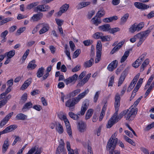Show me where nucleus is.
<instances>
[{
	"instance_id": "nucleus-31",
	"label": "nucleus",
	"mask_w": 154,
	"mask_h": 154,
	"mask_svg": "<svg viewBox=\"0 0 154 154\" xmlns=\"http://www.w3.org/2000/svg\"><path fill=\"white\" fill-rule=\"evenodd\" d=\"M81 91L80 89H77L73 91L69 94V96L70 97H74L77 95Z\"/></svg>"
},
{
	"instance_id": "nucleus-57",
	"label": "nucleus",
	"mask_w": 154,
	"mask_h": 154,
	"mask_svg": "<svg viewBox=\"0 0 154 154\" xmlns=\"http://www.w3.org/2000/svg\"><path fill=\"white\" fill-rule=\"evenodd\" d=\"M69 44L71 49L72 51H74V48L75 47V45L74 43L72 41H70Z\"/></svg>"
},
{
	"instance_id": "nucleus-42",
	"label": "nucleus",
	"mask_w": 154,
	"mask_h": 154,
	"mask_svg": "<svg viewBox=\"0 0 154 154\" xmlns=\"http://www.w3.org/2000/svg\"><path fill=\"white\" fill-rule=\"evenodd\" d=\"M110 36L109 35H105L102 36L101 38V39L102 42H107L109 41Z\"/></svg>"
},
{
	"instance_id": "nucleus-58",
	"label": "nucleus",
	"mask_w": 154,
	"mask_h": 154,
	"mask_svg": "<svg viewBox=\"0 0 154 154\" xmlns=\"http://www.w3.org/2000/svg\"><path fill=\"white\" fill-rule=\"evenodd\" d=\"M66 128L67 133L70 137H71L72 136V132L71 126Z\"/></svg>"
},
{
	"instance_id": "nucleus-54",
	"label": "nucleus",
	"mask_w": 154,
	"mask_h": 154,
	"mask_svg": "<svg viewBox=\"0 0 154 154\" xmlns=\"http://www.w3.org/2000/svg\"><path fill=\"white\" fill-rule=\"evenodd\" d=\"M69 115L71 118L75 120H76V114H75V113L72 112H69Z\"/></svg>"
},
{
	"instance_id": "nucleus-18",
	"label": "nucleus",
	"mask_w": 154,
	"mask_h": 154,
	"mask_svg": "<svg viewBox=\"0 0 154 154\" xmlns=\"http://www.w3.org/2000/svg\"><path fill=\"white\" fill-rule=\"evenodd\" d=\"M62 143L60 144V145L57 149L56 152V154H60L61 152L63 151L64 150V143L62 139H61Z\"/></svg>"
},
{
	"instance_id": "nucleus-52",
	"label": "nucleus",
	"mask_w": 154,
	"mask_h": 154,
	"mask_svg": "<svg viewBox=\"0 0 154 154\" xmlns=\"http://www.w3.org/2000/svg\"><path fill=\"white\" fill-rule=\"evenodd\" d=\"M80 53L81 50L80 49H77L74 53L73 57L75 58L77 57Z\"/></svg>"
},
{
	"instance_id": "nucleus-38",
	"label": "nucleus",
	"mask_w": 154,
	"mask_h": 154,
	"mask_svg": "<svg viewBox=\"0 0 154 154\" xmlns=\"http://www.w3.org/2000/svg\"><path fill=\"white\" fill-rule=\"evenodd\" d=\"M62 118L65 124L66 127L67 128L70 127V125L69 122L67 119L66 116L65 115H63L62 116Z\"/></svg>"
},
{
	"instance_id": "nucleus-11",
	"label": "nucleus",
	"mask_w": 154,
	"mask_h": 154,
	"mask_svg": "<svg viewBox=\"0 0 154 154\" xmlns=\"http://www.w3.org/2000/svg\"><path fill=\"white\" fill-rule=\"evenodd\" d=\"M17 125H11L6 128L3 131L4 134H6L14 130L17 128Z\"/></svg>"
},
{
	"instance_id": "nucleus-16",
	"label": "nucleus",
	"mask_w": 154,
	"mask_h": 154,
	"mask_svg": "<svg viewBox=\"0 0 154 154\" xmlns=\"http://www.w3.org/2000/svg\"><path fill=\"white\" fill-rule=\"evenodd\" d=\"M55 125L57 131L59 134L63 133L64 130L63 127L61 124L59 122H56Z\"/></svg>"
},
{
	"instance_id": "nucleus-37",
	"label": "nucleus",
	"mask_w": 154,
	"mask_h": 154,
	"mask_svg": "<svg viewBox=\"0 0 154 154\" xmlns=\"http://www.w3.org/2000/svg\"><path fill=\"white\" fill-rule=\"evenodd\" d=\"M52 68V66L51 65L48 66L45 70V74L43 77H48L49 75V72L51 71Z\"/></svg>"
},
{
	"instance_id": "nucleus-40",
	"label": "nucleus",
	"mask_w": 154,
	"mask_h": 154,
	"mask_svg": "<svg viewBox=\"0 0 154 154\" xmlns=\"http://www.w3.org/2000/svg\"><path fill=\"white\" fill-rule=\"evenodd\" d=\"M66 146L69 151L68 154H74L73 150L71 149L70 143L69 142H66Z\"/></svg>"
},
{
	"instance_id": "nucleus-48",
	"label": "nucleus",
	"mask_w": 154,
	"mask_h": 154,
	"mask_svg": "<svg viewBox=\"0 0 154 154\" xmlns=\"http://www.w3.org/2000/svg\"><path fill=\"white\" fill-rule=\"evenodd\" d=\"M138 78H134L133 79L130 85L132 88L134 87L135 84L138 80Z\"/></svg>"
},
{
	"instance_id": "nucleus-63",
	"label": "nucleus",
	"mask_w": 154,
	"mask_h": 154,
	"mask_svg": "<svg viewBox=\"0 0 154 154\" xmlns=\"http://www.w3.org/2000/svg\"><path fill=\"white\" fill-rule=\"evenodd\" d=\"M8 33V31L7 30H5L2 33L1 35V37L2 38H6V36Z\"/></svg>"
},
{
	"instance_id": "nucleus-4",
	"label": "nucleus",
	"mask_w": 154,
	"mask_h": 154,
	"mask_svg": "<svg viewBox=\"0 0 154 154\" xmlns=\"http://www.w3.org/2000/svg\"><path fill=\"white\" fill-rule=\"evenodd\" d=\"M99 29L103 32H109L111 33L114 34L117 32L119 31L120 29L118 27L111 28L109 24H106L98 27Z\"/></svg>"
},
{
	"instance_id": "nucleus-64",
	"label": "nucleus",
	"mask_w": 154,
	"mask_h": 154,
	"mask_svg": "<svg viewBox=\"0 0 154 154\" xmlns=\"http://www.w3.org/2000/svg\"><path fill=\"white\" fill-rule=\"evenodd\" d=\"M109 151L110 154H119L120 153L119 151L116 150H110V151Z\"/></svg>"
},
{
	"instance_id": "nucleus-34",
	"label": "nucleus",
	"mask_w": 154,
	"mask_h": 154,
	"mask_svg": "<svg viewBox=\"0 0 154 154\" xmlns=\"http://www.w3.org/2000/svg\"><path fill=\"white\" fill-rule=\"evenodd\" d=\"M105 13L104 10L103 9H102L100 10L99 11L96 16L97 17L100 18L105 15Z\"/></svg>"
},
{
	"instance_id": "nucleus-47",
	"label": "nucleus",
	"mask_w": 154,
	"mask_h": 154,
	"mask_svg": "<svg viewBox=\"0 0 154 154\" xmlns=\"http://www.w3.org/2000/svg\"><path fill=\"white\" fill-rule=\"evenodd\" d=\"M100 93V91H97L96 93L94 98V101L95 103L97 102L99 97Z\"/></svg>"
},
{
	"instance_id": "nucleus-10",
	"label": "nucleus",
	"mask_w": 154,
	"mask_h": 154,
	"mask_svg": "<svg viewBox=\"0 0 154 154\" xmlns=\"http://www.w3.org/2000/svg\"><path fill=\"white\" fill-rule=\"evenodd\" d=\"M118 66V61L115 60L111 63L107 67L108 69L110 71H112L115 69Z\"/></svg>"
},
{
	"instance_id": "nucleus-45",
	"label": "nucleus",
	"mask_w": 154,
	"mask_h": 154,
	"mask_svg": "<svg viewBox=\"0 0 154 154\" xmlns=\"http://www.w3.org/2000/svg\"><path fill=\"white\" fill-rule=\"evenodd\" d=\"M93 41L91 40H85L83 42L85 46H88L90 45L93 43Z\"/></svg>"
},
{
	"instance_id": "nucleus-17",
	"label": "nucleus",
	"mask_w": 154,
	"mask_h": 154,
	"mask_svg": "<svg viewBox=\"0 0 154 154\" xmlns=\"http://www.w3.org/2000/svg\"><path fill=\"white\" fill-rule=\"evenodd\" d=\"M146 54V53L143 54L134 62L135 64V63H138L137 65H136V66H135V67H138L140 65L141 62L145 59Z\"/></svg>"
},
{
	"instance_id": "nucleus-41",
	"label": "nucleus",
	"mask_w": 154,
	"mask_h": 154,
	"mask_svg": "<svg viewBox=\"0 0 154 154\" xmlns=\"http://www.w3.org/2000/svg\"><path fill=\"white\" fill-rule=\"evenodd\" d=\"M136 25L135 23L133 24L129 29V31L131 33H134L137 31Z\"/></svg>"
},
{
	"instance_id": "nucleus-21",
	"label": "nucleus",
	"mask_w": 154,
	"mask_h": 154,
	"mask_svg": "<svg viewBox=\"0 0 154 154\" xmlns=\"http://www.w3.org/2000/svg\"><path fill=\"white\" fill-rule=\"evenodd\" d=\"M120 97L118 94H117L115 97V108L119 107Z\"/></svg>"
},
{
	"instance_id": "nucleus-60",
	"label": "nucleus",
	"mask_w": 154,
	"mask_h": 154,
	"mask_svg": "<svg viewBox=\"0 0 154 154\" xmlns=\"http://www.w3.org/2000/svg\"><path fill=\"white\" fill-rule=\"evenodd\" d=\"M95 12L93 10L90 12H89L88 14V18L90 19H91L92 16L94 14Z\"/></svg>"
},
{
	"instance_id": "nucleus-1",
	"label": "nucleus",
	"mask_w": 154,
	"mask_h": 154,
	"mask_svg": "<svg viewBox=\"0 0 154 154\" xmlns=\"http://www.w3.org/2000/svg\"><path fill=\"white\" fill-rule=\"evenodd\" d=\"M89 91V90L87 89L85 91L79 94L77 97L69 99L66 102V106L69 107L70 110L73 111L75 108V105L77 104L81 99L84 97Z\"/></svg>"
},
{
	"instance_id": "nucleus-9",
	"label": "nucleus",
	"mask_w": 154,
	"mask_h": 154,
	"mask_svg": "<svg viewBox=\"0 0 154 154\" xmlns=\"http://www.w3.org/2000/svg\"><path fill=\"white\" fill-rule=\"evenodd\" d=\"M50 8L48 5H38L36 8H35V11H46L49 9Z\"/></svg>"
},
{
	"instance_id": "nucleus-50",
	"label": "nucleus",
	"mask_w": 154,
	"mask_h": 154,
	"mask_svg": "<svg viewBox=\"0 0 154 154\" xmlns=\"http://www.w3.org/2000/svg\"><path fill=\"white\" fill-rule=\"evenodd\" d=\"M55 20L58 26H61L64 22L63 20L60 19H55Z\"/></svg>"
},
{
	"instance_id": "nucleus-2",
	"label": "nucleus",
	"mask_w": 154,
	"mask_h": 154,
	"mask_svg": "<svg viewBox=\"0 0 154 154\" xmlns=\"http://www.w3.org/2000/svg\"><path fill=\"white\" fill-rule=\"evenodd\" d=\"M119 107L115 108V112L111 117L106 125L107 128H110L115 124L123 116H125V110L121 112L118 116Z\"/></svg>"
},
{
	"instance_id": "nucleus-30",
	"label": "nucleus",
	"mask_w": 154,
	"mask_h": 154,
	"mask_svg": "<svg viewBox=\"0 0 154 154\" xmlns=\"http://www.w3.org/2000/svg\"><path fill=\"white\" fill-rule=\"evenodd\" d=\"M130 53L129 51H126L124 54V55L121 57L120 62L121 63H123L127 59L128 57L129 56Z\"/></svg>"
},
{
	"instance_id": "nucleus-22",
	"label": "nucleus",
	"mask_w": 154,
	"mask_h": 154,
	"mask_svg": "<svg viewBox=\"0 0 154 154\" xmlns=\"http://www.w3.org/2000/svg\"><path fill=\"white\" fill-rule=\"evenodd\" d=\"M93 23L96 26H97L101 23V21L100 18L97 17L95 16L91 20Z\"/></svg>"
},
{
	"instance_id": "nucleus-39",
	"label": "nucleus",
	"mask_w": 154,
	"mask_h": 154,
	"mask_svg": "<svg viewBox=\"0 0 154 154\" xmlns=\"http://www.w3.org/2000/svg\"><path fill=\"white\" fill-rule=\"evenodd\" d=\"M103 33L100 32H97L95 33L93 35V37L95 39H97L100 38L102 37Z\"/></svg>"
},
{
	"instance_id": "nucleus-20",
	"label": "nucleus",
	"mask_w": 154,
	"mask_h": 154,
	"mask_svg": "<svg viewBox=\"0 0 154 154\" xmlns=\"http://www.w3.org/2000/svg\"><path fill=\"white\" fill-rule=\"evenodd\" d=\"M9 145V142L8 138H6L2 146V151L4 153L7 151Z\"/></svg>"
},
{
	"instance_id": "nucleus-6",
	"label": "nucleus",
	"mask_w": 154,
	"mask_h": 154,
	"mask_svg": "<svg viewBox=\"0 0 154 154\" xmlns=\"http://www.w3.org/2000/svg\"><path fill=\"white\" fill-rule=\"evenodd\" d=\"M112 137L113 135L110 138L107 143L106 149L109 151L114 150L118 142V138H114V137Z\"/></svg>"
},
{
	"instance_id": "nucleus-28",
	"label": "nucleus",
	"mask_w": 154,
	"mask_h": 154,
	"mask_svg": "<svg viewBox=\"0 0 154 154\" xmlns=\"http://www.w3.org/2000/svg\"><path fill=\"white\" fill-rule=\"evenodd\" d=\"M129 17V14L126 13L121 18L120 24H124L127 21Z\"/></svg>"
},
{
	"instance_id": "nucleus-43",
	"label": "nucleus",
	"mask_w": 154,
	"mask_h": 154,
	"mask_svg": "<svg viewBox=\"0 0 154 154\" xmlns=\"http://www.w3.org/2000/svg\"><path fill=\"white\" fill-rule=\"evenodd\" d=\"M105 108L106 107H105V106H104L103 107L102 110L100 114V117L99 118V121H100L102 120L105 115V110H104V109L105 110Z\"/></svg>"
},
{
	"instance_id": "nucleus-29",
	"label": "nucleus",
	"mask_w": 154,
	"mask_h": 154,
	"mask_svg": "<svg viewBox=\"0 0 154 154\" xmlns=\"http://www.w3.org/2000/svg\"><path fill=\"white\" fill-rule=\"evenodd\" d=\"M93 110L92 109H89L86 113L85 119L86 120L89 119L92 116L93 114Z\"/></svg>"
},
{
	"instance_id": "nucleus-24",
	"label": "nucleus",
	"mask_w": 154,
	"mask_h": 154,
	"mask_svg": "<svg viewBox=\"0 0 154 154\" xmlns=\"http://www.w3.org/2000/svg\"><path fill=\"white\" fill-rule=\"evenodd\" d=\"M27 116L22 113L18 114L16 116V118L17 120H24L26 119Z\"/></svg>"
},
{
	"instance_id": "nucleus-26",
	"label": "nucleus",
	"mask_w": 154,
	"mask_h": 154,
	"mask_svg": "<svg viewBox=\"0 0 154 154\" xmlns=\"http://www.w3.org/2000/svg\"><path fill=\"white\" fill-rule=\"evenodd\" d=\"M45 70V68L43 67L39 68L36 73L37 77H42L44 74Z\"/></svg>"
},
{
	"instance_id": "nucleus-44",
	"label": "nucleus",
	"mask_w": 154,
	"mask_h": 154,
	"mask_svg": "<svg viewBox=\"0 0 154 154\" xmlns=\"http://www.w3.org/2000/svg\"><path fill=\"white\" fill-rule=\"evenodd\" d=\"M27 99V95L26 93H24L22 96L21 100L23 103L26 101Z\"/></svg>"
},
{
	"instance_id": "nucleus-55",
	"label": "nucleus",
	"mask_w": 154,
	"mask_h": 154,
	"mask_svg": "<svg viewBox=\"0 0 154 154\" xmlns=\"http://www.w3.org/2000/svg\"><path fill=\"white\" fill-rule=\"evenodd\" d=\"M140 149L145 154H149V152L148 150L146 148L142 147H140Z\"/></svg>"
},
{
	"instance_id": "nucleus-33",
	"label": "nucleus",
	"mask_w": 154,
	"mask_h": 154,
	"mask_svg": "<svg viewBox=\"0 0 154 154\" xmlns=\"http://www.w3.org/2000/svg\"><path fill=\"white\" fill-rule=\"evenodd\" d=\"M42 16V13L37 14L34 15L32 17V19L34 21H37L39 20Z\"/></svg>"
},
{
	"instance_id": "nucleus-36",
	"label": "nucleus",
	"mask_w": 154,
	"mask_h": 154,
	"mask_svg": "<svg viewBox=\"0 0 154 154\" xmlns=\"http://www.w3.org/2000/svg\"><path fill=\"white\" fill-rule=\"evenodd\" d=\"M32 104L30 102L27 103L23 106L22 110L23 111V109H29L32 107Z\"/></svg>"
},
{
	"instance_id": "nucleus-62",
	"label": "nucleus",
	"mask_w": 154,
	"mask_h": 154,
	"mask_svg": "<svg viewBox=\"0 0 154 154\" xmlns=\"http://www.w3.org/2000/svg\"><path fill=\"white\" fill-rule=\"evenodd\" d=\"M142 98V97H140L139 98L137 99L134 102V103L133 104L134 107H136L137 106V104L139 103L140 102Z\"/></svg>"
},
{
	"instance_id": "nucleus-8",
	"label": "nucleus",
	"mask_w": 154,
	"mask_h": 154,
	"mask_svg": "<svg viewBox=\"0 0 154 154\" xmlns=\"http://www.w3.org/2000/svg\"><path fill=\"white\" fill-rule=\"evenodd\" d=\"M88 104L89 100H86L83 102L80 112L81 115H83L84 114L85 111L88 108Z\"/></svg>"
},
{
	"instance_id": "nucleus-19",
	"label": "nucleus",
	"mask_w": 154,
	"mask_h": 154,
	"mask_svg": "<svg viewBox=\"0 0 154 154\" xmlns=\"http://www.w3.org/2000/svg\"><path fill=\"white\" fill-rule=\"evenodd\" d=\"M35 60H34L30 61L27 66V69L31 70H33L35 69L37 66V65L35 64Z\"/></svg>"
},
{
	"instance_id": "nucleus-61",
	"label": "nucleus",
	"mask_w": 154,
	"mask_h": 154,
	"mask_svg": "<svg viewBox=\"0 0 154 154\" xmlns=\"http://www.w3.org/2000/svg\"><path fill=\"white\" fill-rule=\"evenodd\" d=\"M119 49L116 46L112 50L110 53L112 54H113L116 51H118Z\"/></svg>"
},
{
	"instance_id": "nucleus-51",
	"label": "nucleus",
	"mask_w": 154,
	"mask_h": 154,
	"mask_svg": "<svg viewBox=\"0 0 154 154\" xmlns=\"http://www.w3.org/2000/svg\"><path fill=\"white\" fill-rule=\"evenodd\" d=\"M144 26V24L143 23H140L137 25H136L137 31H138L140 30Z\"/></svg>"
},
{
	"instance_id": "nucleus-7",
	"label": "nucleus",
	"mask_w": 154,
	"mask_h": 154,
	"mask_svg": "<svg viewBox=\"0 0 154 154\" xmlns=\"http://www.w3.org/2000/svg\"><path fill=\"white\" fill-rule=\"evenodd\" d=\"M102 49V45L100 41H98L96 45V58L95 59V62L96 63H98L100 60Z\"/></svg>"
},
{
	"instance_id": "nucleus-56",
	"label": "nucleus",
	"mask_w": 154,
	"mask_h": 154,
	"mask_svg": "<svg viewBox=\"0 0 154 154\" xmlns=\"http://www.w3.org/2000/svg\"><path fill=\"white\" fill-rule=\"evenodd\" d=\"M13 112H11L8 114L4 118L5 119H6L8 121H9V119H10V118L12 117L13 114Z\"/></svg>"
},
{
	"instance_id": "nucleus-15",
	"label": "nucleus",
	"mask_w": 154,
	"mask_h": 154,
	"mask_svg": "<svg viewBox=\"0 0 154 154\" xmlns=\"http://www.w3.org/2000/svg\"><path fill=\"white\" fill-rule=\"evenodd\" d=\"M91 3L90 2H80L76 7L77 9H80L89 5Z\"/></svg>"
},
{
	"instance_id": "nucleus-46",
	"label": "nucleus",
	"mask_w": 154,
	"mask_h": 154,
	"mask_svg": "<svg viewBox=\"0 0 154 154\" xmlns=\"http://www.w3.org/2000/svg\"><path fill=\"white\" fill-rule=\"evenodd\" d=\"M153 78H150L148 79L147 83L145 86L144 89H146L147 88H148L149 85L151 84L153 80Z\"/></svg>"
},
{
	"instance_id": "nucleus-59",
	"label": "nucleus",
	"mask_w": 154,
	"mask_h": 154,
	"mask_svg": "<svg viewBox=\"0 0 154 154\" xmlns=\"http://www.w3.org/2000/svg\"><path fill=\"white\" fill-rule=\"evenodd\" d=\"M149 5H147L145 4L142 3L140 9L143 10L146 9H147V8H149Z\"/></svg>"
},
{
	"instance_id": "nucleus-12",
	"label": "nucleus",
	"mask_w": 154,
	"mask_h": 154,
	"mask_svg": "<svg viewBox=\"0 0 154 154\" xmlns=\"http://www.w3.org/2000/svg\"><path fill=\"white\" fill-rule=\"evenodd\" d=\"M78 128L79 131L81 132H84L86 130V125L85 123L81 121L78 123Z\"/></svg>"
},
{
	"instance_id": "nucleus-32",
	"label": "nucleus",
	"mask_w": 154,
	"mask_h": 154,
	"mask_svg": "<svg viewBox=\"0 0 154 154\" xmlns=\"http://www.w3.org/2000/svg\"><path fill=\"white\" fill-rule=\"evenodd\" d=\"M15 54V51L13 50L10 51H9L6 52L5 54V55H7L8 58H11Z\"/></svg>"
},
{
	"instance_id": "nucleus-53",
	"label": "nucleus",
	"mask_w": 154,
	"mask_h": 154,
	"mask_svg": "<svg viewBox=\"0 0 154 154\" xmlns=\"http://www.w3.org/2000/svg\"><path fill=\"white\" fill-rule=\"evenodd\" d=\"M29 52V49H27L22 57L23 60L24 61L28 56Z\"/></svg>"
},
{
	"instance_id": "nucleus-13",
	"label": "nucleus",
	"mask_w": 154,
	"mask_h": 154,
	"mask_svg": "<svg viewBox=\"0 0 154 154\" xmlns=\"http://www.w3.org/2000/svg\"><path fill=\"white\" fill-rule=\"evenodd\" d=\"M69 7V4H65L63 5L60 8V10L58 12V15L61 16V14L66 12L68 9Z\"/></svg>"
},
{
	"instance_id": "nucleus-3",
	"label": "nucleus",
	"mask_w": 154,
	"mask_h": 154,
	"mask_svg": "<svg viewBox=\"0 0 154 154\" xmlns=\"http://www.w3.org/2000/svg\"><path fill=\"white\" fill-rule=\"evenodd\" d=\"M153 26H151L146 30L142 32L137 34L134 35V37L137 39H139V41L137 44V47L140 46L146 39L149 34L151 32Z\"/></svg>"
},
{
	"instance_id": "nucleus-35",
	"label": "nucleus",
	"mask_w": 154,
	"mask_h": 154,
	"mask_svg": "<svg viewBox=\"0 0 154 154\" xmlns=\"http://www.w3.org/2000/svg\"><path fill=\"white\" fill-rule=\"evenodd\" d=\"M38 4L39 2H36L31 3L30 4L28 5L26 8V9L30 10V9L32 8L33 7L37 5Z\"/></svg>"
},
{
	"instance_id": "nucleus-27",
	"label": "nucleus",
	"mask_w": 154,
	"mask_h": 154,
	"mask_svg": "<svg viewBox=\"0 0 154 154\" xmlns=\"http://www.w3.org/2000/svg\"><path fill=\"white\" fill-rule=\"evenodd\" d=\"M76 78L75 79V78H68L67 79H65L64 81L67 85L72 82L74 83L77 78Z\"/></svg>"
},
{
	"instance_id": "nucleus-5",
	"label": "nucleus",
	"mask_w": 154,
	"mask_h": 154,
	"mask_svg": "<svg viewBox=\"0 0 154 154\" xmlns=\"http://www.w3.org/2000/svg\"><path fill=\"white\" fill-rule=\"evenodd\" d=\"M137 108H130L128 109L125 110V118L126 120L129 121L133 120L137 113Z\"/></svg>"
},
{
	"instance_id": "nucleus-49",
	"label": "nucleus",
	"mask_w": 154,
	"mask_h": 154,
	"mask_svg": "<svg viewBox=\"0 0 154 154\" xmlns=\"http://www.w3.org/2000/svg\"><path fill=\"white\" fill-rule=\"evenodd\" d=\"M8 121L5 118H4L1 121L0 123V127H2L5 125Z\"/></svg>"
},
{
	"instance_id": "nucleus-25",
	"label": "nucleus",
	"mask_w": 154,
	"mask_h": 154,
	"mask_svg": "<svg viewBox=\"0 0 154 154\" xmlns=\"http://www.w3.org/2000/svg\"><path fill=\"white\" fill-rule=\"evenodd\" d=\"M94 63V60L92 58H91V59L86 62H85L84 64V66L86 68H88L91 66L93 63Z\"/></svg>"
},
{
	"instance_id": "nucleus-23",
	"label": "nucleus",
	"mask_w": 154,
	"mask_h": 154,
	"mask_svg": "<svg viewBox=\"0 0 154 154\" xmlns=\"http://www.w3.org/2000/svg\"><path fill=\"white\" fill-rule=\"evenodd\" d=\"M79 81L80 82L77 85L78 86L81 87L85 83H86L89 80L90 78H84L83 79V78H79Z\"/></svg>"
},
{
	"instance_id": "nucleus-14",
	"label": "nucleus",
	"mask_w": 154,
	"mask_h": 154,
	"mask_svg": "<svg viewBox=\"0 0 154 154\" xmlns=\"http://www.w3.org/2000/svg\"><path fill=\"white\" fill-rule=\"evenodd\" d=\"M42 28L39 31V33L40 35L44 33L47 32L50 28L49 25L47 23H42Z\"/></svg>"
}]
</instances>
